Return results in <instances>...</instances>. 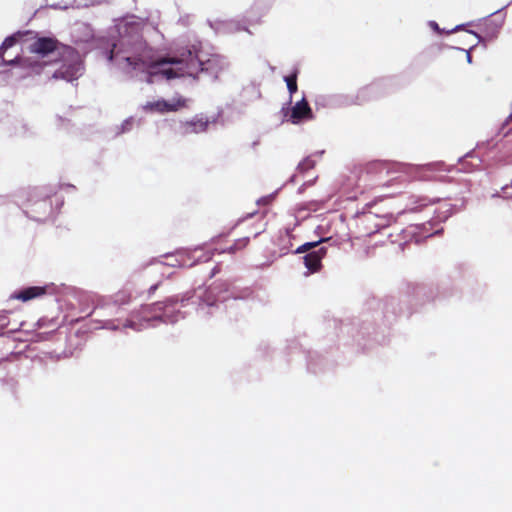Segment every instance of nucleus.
Masks as SVG:
<instances>
[{
    "instance_id": "f257e3e1",
    "label": "nucleus",
    "mask_w": 512,
    "mask_h": 512,
    "mask_svg": "<svg viewBox=\"0 0 512 512\" xmlns=\"http://www.w3.org/2000/svg\"><path fill=\"white\" fill-rule=\"evenodd\" d=\"M109 60L132 77L143 75L149 84L156 79L172 80L185 76L196 77L204 64L191 50L176 56H157L146 42L138 22H126L119 29V40L113 45Z\"/></svg>"
},
{
    "instance_id": "f03ea898",
    "label": "nucleus",
    "mask_w": 512,
    "mask_h": 512,
    "mask_svg": "<svg viewBox=\"0 0 512 512\" xmlns=\"http://www.w3.org/2000/svg\"><path fill=\"white\" fill-rule=\"evenodd\" d=\"M32 53L42 57L56 54L55 61H60L61 66L53 73L54 79L73 81L80 76L81 62L78 52L71 46L62 45L55 38L41 37L30 45Z\"/></svg>"
},
{
    "instance_id": "7ed1b4c3",
    "label": "nucleus",
    "mask_w": 512,
    "mask_h": 512,
    "mask_svg": "<svg viewBox=\"0 0 512 512\" xmlns=\"http://www.w3.org/2000/svg\"><path fill=\"white\" fill-rule=\"evenodd\" d=\"M408 166L403 163H392L388 161L375 160L367 163L364 167L363 173L371 180H378L380 184L384 179L392 173L406 171Z\"/></svg>"
},
{
    "instance_id": "20e7f679",
    "label": "nucleus",
    "mask_w": 512,
    "mask_h": 512,
    "mask_svg": "<svg viewBox=\"0 0 512 512\" xmlns=\"http://www.w3.org/2000/svg\"><path fill=\"white\" fill-rule=\"evenodd\" d=\"M282 111L286 121L292 124H299L314 118L313 111L305 97L297 101L290 109L283 108Z\"/></svg>"
},
{
    "instance_id": "39448f33",
    "label": "nucleus",
    "mask_w": 512,
    "mask_h": 512,
    "mask_svg": "<svg viewBox=\"0 0 512 512\" xmlns=\"http://www.w3.org/2000/svg\"><path fill=\"white\" fill-rule=\"evenodd\" d=\"M468 158H469V156H466L462 160L459 168L449 169L447 171L448 174H446V175L442 174V172L444 171L443 165H429V166H427V170L436 172V174L434 176L435 180L443 181V182H453L456 180V177H455L456 174H458L462 171L469 173L479 167V163L474 165L468 161Z\"/></svg>"
},
{
    "instance_id": "423d86ee",
    "label": "nucleus",
    "mask_w": 512,
    "mask_h": 512,
    "mask_svg": "<svg viewBox=\"0 0 512 512\" xmlns=\"http://www.w3.org/2000/svg\"><path fill=\"white\" fill-rule=\"evenodd\" d=\"M187 106V99L182 96L175 97L172 100L159 99L156 101L147 102L143 109L147 112H156L160 114L168 112H177Z\"/></svg>"
},
{
    "instance_id": "0eeeda50",
    "label": "nucleus",
    "mask_w": 512,
    "mask_h": 512,
    "mask_svg": "<svg viewBox=\"0 0 512 512\" xmlns=\"http://www.w3.org/2000/svg\"><path fill=\"white\" fill-rule=\"evenodd\" d=\"M167 303H171L173 304L174 301L173 300H168L166 302H156V303H153L152 305H148V306H145L142 308L141 310V319L146 323V324H140L139 326L135 323V321L133 320H129L127 322V324L125 325L126 327H130V328H133V329H136V330H140L141 327H148L149 326V323L153 320H160L161 319V316L160 315H154V316H151V312L154 311V312H161L164 310V308L166 307Z\"/></svg>"
},
{
    "instance_id": "6e6552de",
    "label": "nucleus",
    "mask_w": 512,
    "mask_h": 512,
    "mask_svg": "<svg viewBox=\"0 0 512 512\" xmlns=\"http://www.w3.org/2000/svg\"><path fill=\"white\" fill-rule=\"evenodd\" d=\"M208 128V121L203 118L195 117L190 121H185L180 125V133L183 136L189 134H198L205 132Z\"/></svg>"
},
{
    "instance_id": "1a4fd4ad",
    "label": "nucleus",
    "mask_w": 512,
    "mask_h": 512,
    "mask_svg": "<svg viewBox=\"0 0 512 512\" xmlns=\"http://www.w3.org/2000/svg\"><path fill=\"white\" fill-rule=\"evenodd\" d=\"M327 253L325 247H320L317 250L310 251L303 259L307 269L311 272H317L321 268V261Z\"/></svg>"
},
{
    "instance_id": "9d476101",
    "label": "nucleus",
    "mask_w": 512,
    "mask_h": 512,
    "mask_svg": "<svg viewBox=\"0 0 512 512\" xmlns=\"http://www.w3.org/2000/svg\"><path fill=\"white\" fill-rule=\"evenodd\" d=\"M46 293L45 287L31 286L16 292L12 297L23 302L43 296Z\"/></svg>"
},
{
    "instance_id": "9b49d317",
    "label": "nucleus",
    "mask_w": 512,
    "mask_h": 512,
    "mask_svg": "<svg viewBox=\"0 0 512 512\" xmlns=\"http://www.w3.org/2000/svg\"><path fill=\"white\" fill-rule=\"evenodd\" d=\"M16 44V38L13 36L7 37L2 45L0 46V65H11L15 62L17 57H14L13 59H6L5 53L6 51L13 47Z\"/></svg>"
},
{
    "instance_id": "f8f14e48",
    "label": "nucleus",
    "mask_w": 512,
    "mask_h": 512,
    "mask_svg": "<svg viewBox=\"0 0 512 512\" xmlns=\"http://www.w3.org/2000/svg\"><path fill=\"white\" fill-rule=\"evenodd\" d=\"M249 241V237L239 238L234 242L233 245L229 246L228 248L222 249L221 253L234 254L238 251L243 250L249 244Z\"/></svg>"
},
{
    "instance_id": "ddd939ff",
    "label": "nucleus",
    "mask_w": 512,
    "mask_h": 512,
    "mask_svg": "<svg viewBox=\"0 0 512 512\" xmlns=\"http://www.w3.org/2000/svg\"><path fill=\"white\" fill-rule=\"evenodd\" d=\"M297 77H298V70H295L290 75L284 77V80L287 84V88H288V91L290 94V99L292 98L293 94L296 93L298 90Z\"/></svg>"
},
{
    "instance_id": "4468645a",
    "label": "nucleus",
    "mask_w": 512,
    "mask_h": 512,
    "mask_svg": "<svg viewBox=\"0 0 512 512\" xmlns=\"http://www.w3.org/2000/svg\"><path fill=\"white\" fill-rule=\"evenodd\" d=\"M325 241L324 239L320 240V241H316V242H307V243H304L303 245H301L300 247L297 248L296 250V253H304V252H308L312 249H314L315 247H317L319 245V243Z\"/></svg>"
},
{
    "instance_id": "2eb2a0df",
    "label": "nucleus",
    "mask_w": 512,
    "mask_h": 512,
    "mask_svg": "<svg viewBox=\"0 0 512 512\" xmlns=\"http://www.w3.org/2000/svg\"><path fill=\"white\" fill-rule=\"evenodd\" d=\"M312 166H313V161H311L310 159H306L302 163L299 164L300 169H308V168H311Z\"/></svg>"
},
{
    "instance_id": "dca6fc26",
    "label": "nucleus",
    "mask_w": 512,
    "mask_h": 512,
    "mask_svg": "<svg viewBox=\"0 0 512 512\" xmlns=\"http://www.w3.org/2000/svg\"><path fill=\"white\" fill-rule=\"evenodd\" d=\"M28 65H29V66L33 69V71H35L36 73H40V71H41V69H42V66H43L42 64H39V63H37L35 66H34V65H32V63H29Z\"/></svg>"
},
{
    "instance_id": "f3484780",
    "label": "nucleus",
    "mask_w": 512,
    "mask_h": 512,
    "mask_svg": "<svg viewBox=\"0 0 512 512\" xmlns=\"http://www.w3.org/2000/svg\"><path fill=\"white\" fill-rule=\"evenodd\" d=\"M219 272H220V266H219V265H216V266L212 269L210 277L215 276V275H216L217 273H219Z\"/></svg>"
},
{
    "instance_id": "a211bd4d",
    "label": "nucleus",
    "mask_w": 512,
    "mask_h": 512,
    "mask_svg": "<svg viewBox=\"0 0 512 512\" xmlns=\"http://www.w3.org/2000/svg\"><path fill=\"white\" fill-rule=\"evenodd\" d=\"M158 286H159V284H158V283H157V284H155V285H152V286L149 288V294L154 293V292L157 290Z\"/></svg>"
},
{
    "instance_id": "6ab92c4d",
    "label": "nucleus",
    "mask_w": 512,
    "mask_h": 512,
    "mask_svg": "<svg viewBox=\"0 0 512 512\" xmlns=\"http://www.w3.org/2000/svg\"><path fill=\"white\" fill-rule=\"evenodd\" d=\"M370 92H371V89H370V88H364V89L362 90V94H363L364 96H365V95L370 94Z\"/></svg>"
},
{
    "instance_id": "aec40b11",
    "label": "nucleus",
    "mask_w": 512,
    "mask_h": 512,
    "mask_svg": "<svg viewBox=\"0 0 512 512\" xmlns=\"http://www.w3.org/2000/svg\"><path fill=\"white\" fill-rule=\"evenodd\" d=\"M467 58H468V61H471V56L469 53L467 54Z\"/></svg>"
}]
</instances>
